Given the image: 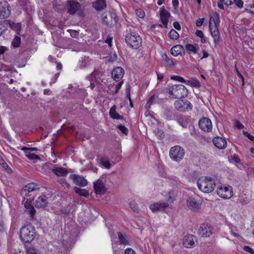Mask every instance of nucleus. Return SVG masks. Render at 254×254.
<instances>
[{
	"label": "nucleus",
	"mask_w": 254,
	"mask_h": 254,
	"mask_svg": "<svg viewBox=\"0 0 254 254\" xmlns=\"http://www.w3.org/2000/svg\"><path fill=\"white\" fill-rule=\"evenodd\" d=\"M220 22V20L218 13H215L213 16H210L209 28L215 45L218 43L220 38V33L218 28Z\"/></svg>",
	"instance_id": "obj_1"
},
{
	"label": "nucleus",
	"mask_w": 254,
	"mask_h": 254,
	"mask_svg": "<svg viewBox=\"0 0 254 254\" xmlns=\"http://www.w3.org/2000/svg\"><path fill=\"white\" fill-rule=\"evenodd\" d=\"M198 189L203 192L212 191L216 186L215 181L210 177H201L197 181Z\"/></svg>",
	"instance_id": "obj_2"
},
{
	"label": "nucleus",
	"mask_w": 254,
	"mask_h": 254,
	"mask_svg": "<svg viewBox=\"0 0 254 254\" xmlns=\"http://www.w3.org/2000/svg\"><path fill=\"white\" fill-rule=\"evenodd\" d=\"M35 233V229L31 225L25 226L20 230L21 240L25 243H30L34 240Z\"/></svg>",
	"instance_id": "obj_3"
},
{
	"label": "nucleus",
	"mask_w": 254,
	"mask_h": 254,
	"mask_svg": "<svg viewBox=\"0 0 254 254\" xmlns=\"http://www.w3.org/2000/svg\"><path fill=\"white\" fill-rule=\"evenodd\" d=\"M169 94L170 97L179 99L187 96L188 91L186 87L182 84L175 85L169 87Z\"/></svg>",
	"instance_id": "obj_4"
},
{
	"label": "nucleus",
	"mask_w": 254,
	"mask_h": 254,
	"mask_svg": "<svg viewBox=\"0 0 254 254\" xmlns=\"http://www.w3.org/2000/svg\"><path fill=\"white\" fill-rule=\"evenodd\" d=\"M126 42L130 47L137 49L141 43V39L136 32H131L127 35Z\"/></svg>",
	"instance_id": "obj_5"
},
{
	"label": "nucleus",
	"mask_w": 254,
	"mask_h": 254,
	"mask_svg": "<svg viewBox=\"0 0 254 254\" xmlns=\"http://www.w3.org/2000/svg\"><path fill=\"white\" fill-rule=\"evenodd\" d=\"M185 150L179 145H176L171 148L169 156L171 159L176 162H180L184 158Z\"/></svg>",
	"instance_id": "obj_6"
},
{
	"label": "nucleus",
	"mask_w": 254,
	"mask_h": 254,
	"mask_svg": "<svg viewBox=\"0 0 254 254\" xmlns=\"http://www.w3.org/2000/svg\"><path fill=\"white\" fill-rule=\"evenodd\" d=\"M202 200L198 196H190L187 200V205L191 210L197 212L200 208Z\"/></svg>",
	"instance_id": "obj_7"
},
{
	"label": "nucleus",
	"mask_w": 254,
	"mask_h": 254,
	"mask_svg": "<svg viewBox=\"0 0 254 254\" xmlns=\"http://www.w3.org/2000/svg\"><path fill=\"white\" fill-rule=\"evenodd\" d=\"M217 193L221 198L229 199L233 194L232 188L229 185H221L217 189Z\"/></svg>",
	"instance_id": "obj_8"
},
{
	"label": "nucleus",
	"mask_w": 254,
	"mask_h": 254,
	"mask_svg": "<svg viewBox=\"0 0 254 254\" xmlns=\"http://www.w3.org/2000/svg\"><path fill=\"white\" fill-rule=\"evenodd\" d=\"M174 106L177 110L181 112H188L191 110L192 105L188 100H177Z\"/></svg>",
	"instance_id": "obj_9"
},
{
	"label": "nucleus",
	"mask_w": 254,
	"mask_h": 254,
	"mask_svg": "<svg viewBox=\"0 0 254 254\" xmlns=\"http://www.w3.org/2000/svg\"><path fill=\"white\" fill-rule=\"evenodd\" d=\"M214 229L208 224H202L198 229V234L202 237H209L214 232Z\"/></svg>",
	"instance_id": "obj_10"
},
{
	"label": "nucleus",
	"mask_w": 254,
	"mask_h": 254,
	"mask_svg": "<svg viewBox=\"0 0 254 254\" xmlns=\"http://www.w3.org/2000/svg\"><path fill=\"white\" fill-rule=\"evenodd\" d=\"M198 125L200 129L204 131L209 132L212 130V122L208 118L201 119L199 121Z\"/></svg>",
	"instance_id": "obj_11"
},
{
	"label": "nucleus",
	"mask_w": 254,
	"mask_h": 254,
	"mask_svg": "<svg viewBox=\"0 0 254 254\" xmlns=\"http://www.w3.org/2000/svg\"><path fill=\"white\" fill-rule=\"evenodd\" d=\"M10 14L9 6L7 1L2 0L0 1V18H5Z\"/></svg>",
	"instance_id": "obj_12"
},
{
	"label": "nucleus",
	"mask_w": 254,
	"mask_h": 254,
	"mask_svg": "<svg viewBox=\"0 0 254 254\" xmlns=\"http://www.w3.org/2000/svg\"><path fill=\"white\" fill-rule=\"evenodd\" d=\"M197 243V238L193 235H188L186 236L183 239V245L187 248H191L194 247Z\"/></svg>",
	"instance_id": "obj_13"
},
{
	"label": "nucleus",
	"mask_w": 254,
	"mask_h": 254,
	"mask_svg": "<svg viewBox=\"0 0 254 254\" xmlns=\"http://www.w3.org/2000/svg\"><path fill=\"white\" fill-rule=\"evenodd\" d=\"M80 8V3L74 0H69L67 1V9L68 13L74 14Z\"/></svg>",
	"instance_id": "obj_14"
},
{
	"label": "nucleus",
	"mask_w": 254,
	"mask_h": 254,
	"mask_svg": "<svg viewBox=\"0 0 254 254\" xmlns=\"http://www.w3.org/2000/svg\"><path fill=\"white\" fill-rule=\"evenodd\" d=\"M93 187L95 192L96 194L102 195L105 193L106 190L103 181L98 179L94 182Z\"/></svg>",
	"instance_id": "obj_15"
},
{
	"label": "nucleus",
	"mask_w": 254,
	"mask_h": 254,
	"mask_svg": "<svg viewBox=\"0 0 254 254\" xmlns=\"http://www.w3.org/2000/svg\"><path fill=\"white\" fill-rule=\"evenodd\" d=\"M214 145L219 149H225L227 145V141L225 138L220 136H215L213 138Z\"/></svg>",
	"instance_id": "obj_16"
},
{
	"label": "nucleus",
	"mask_w": 254,
	"mask_h": 254,
	"mask_svg": "<svg viewBox=\"0 0 254 254\" xmlns=\"http://www.w3.org/2000/svg\"><path fill=\"white\" fill-rule=\"evenodd\" d=\"M168 206L169 204L167 202L159 201L150 205L149 208L152 212H154L158 211L164 210Z\"/></svg>",
	"instance_id": "obj_17"
},
{
	"label": "nucleus",
	"mask_w": 254,
	"mask_h": 254,
	"mask_svg": "<svg viewBox=\"0 0 254 254\" xmlns=\"http://www.w3.org/2000/svg\"><path fill=\"white\" fill-rule=\"evenodd\" d=\"M124 74V69L121 67H117L112 72L113 79L117 81L121 79Z\"/></svg>",
	"instance_id": "obj_18"
},
{
	"label": "nucleus",
	"mask_w": 254,
	"mask_h": 254,
	"mask_svg": "<svg viewBox=\"0 0 254 254\" xmlns=\"http://www.w3.org/2000/svg\"><path fill=\"white\" fill-rule=\"evenodd\" d=\"M71 178L73 180L75 185L77 186L85 187L87 185V181L83 177L73 175L71 176Z\"/></svg>",
	"instance_id": "obj_19"
},
{
	"label": "nucleus",
	"mask_w": 254,
	"mask_h": 254,
	"mask_svg": "<svg viewBox=\"0 0 254 254\" xmlns=\"http://www.w3.org/2000/svg\"><path fill=\"white\" fill-rule=\"evenodd\" d=\"M52 171L57 176L65 177L68 174L66 169L56 165L53 166Z\"/></svg>",
	"instance_id": "obj_20"
},
{
	"label": "nucleus",
	"mask_w": 254,
	"mask_h": 254,
	"mask_svg": "<svg viewBox=\"0 0 254 254\" xmlns=\"http://www.w3.org/2000/svg\"><path fill=\"white\" fill-rule=\"evenodd\" d=\"M47 203L46 196L45 195H41L36 199L35 206L38 208L44 207L46 206Z\"/></svg>",
	"instance_id": "obj_21"
},
{
	"label": "nucleus",
	"mask_w": 254,
	"mask_h": 254,
	"mask_svg": "<svg viewBox=\"0 0 254 254\" xmlns=\"http://www.w3.org/2000/svg\"><path fill=\"white\" fill-rule=\"evenodd\" d=\"M160 18L163 25L167 27L168 23V19L170 16V13L166 9H162L160 11Z\"/></svg>",
	"instance_id": "obj_22"
},
{
	"label": "nucleus",
	"mask_w": 254,
	"mask_h": 254,
	"mask_svg": "<svg viewBox=\"0 0 254 254\" xmlns=\"http://www.w3.org/2000/svg\"><path fill=\"white\" fill-rule=\"evenodd\" d=\"M24 207L26 208V212L30 215V217L33 218L35 213V210L32 205V201L27 200L24 204Z\"/></svg>",
	"instance_id": "obj_23"
},
{
	"label": "nucleus",
	"mask_w": 254,
	"mask_h": 254,
	"mask_svg": "<svg viewBox=\"0 0 254 254\" xmlns=\"http://www.w3.org/2000/svg\"><path fill=\"white\" fill-rule=\"evenodd\" d=\"M93 7L97 11L104 9L106 7L105 0H98L93 3Z\"/></svg>",
	"instance_id": "obj_24"
},
{
	"label": "nucleus",
	"mask_w": 254,
	"mask_h": 254,
	"mask_svg": "<svg viewBox=\"0 0 254 254\" xmlns=\"http://www.w3.org/2000/svg\"><path fill=\"white\" fill-rule=\"evenodd\" d=\"M38 186L35 183H29L24 187L22 190V193L26 194L27 192H30L35 190L38 189Z\"/></svg>",
	"instance_id": "obj_25"
},
{
	"label": "nucleus",
	"mask_w": 254,
	"mask_h": 254,
	"mask_svg": "<svg viewBox=\"0 0 254 254\" xmlns=\"http://www.w3.org/2000/svg\"><path fill=\"white\" fill-rule=\"evenodd\" d=\"M109 114L111 117L113 119H116V120H123V117L120 115L117 112H116V105L113 106L109 111Z\"/></svg>",
	"instance_id": "obj_26"
},
{
	"label": "nucleus",
	"mask_w": 254,
	"mask_h": 254,
	"mask_svg": "<svg viewBox=\"0 0 254 254\" xmlns=\"http://www.w3.org/2000/svg\"><path fill=\"white\" fill-rule=\"evenodd\" d=\"M184 48L183 46L177 45L173 46L171 48L170 52L173 56L176 57L181 54V52L184 51Z\"/></svg>",
	"instance_id": "obj_27"
},
{
	"label": "nucleus",
	"mask_w": 254,
	"mask_h": 254,
	"mask_svg": "<svg viewBox=\"0 0 254 254\" xmlns=\"http://www.w3.org/2000/svg\"><path fill=\"white\" fill-rule=\"evenodd\" d=\"M118 236L119 242L121 244H123L124 245H128V241L126 236L123 235L121 232H119L118 233Z\"/></svg>",
	"instance_id": "obj_28"
},
{
	"label": "nucleus",
	"mask_w": 254,
	"mask_h": 254,
	"mask_svg": "<svg viewBox=\"0 0 254 254\" xmlns=\"http://www.w3.org/2000/svg\"><path fill=\"white\" fill-rule=\"evenodd\" d=\"M112 14L110 13H106L103 14V21L106 24L108 25L112 22Z\"/></svg>",
	"instance_id": "obj_29"
},
{
	"label": "nucleus",
	"mask_w": 254,
	"mask_h": 254,
	"mask_svg": "<svg viewBox=\"0 0 254 254\" xmlns=\"http://www.w3.org/2000/svg\"><path fill=\"white\" fill-rule=\"evenodd\" d=\"M75 191L76 193L79 194L81 196H87L89 195V192L85 189H81L76 187L74 188Z\"/></svg>",
	"instance_id": "obj_30"
},
{
	"label": "nucleus",
	"mask_w": 254,
	"mask_h": 254,
	"mask_svg": "<svg viewBox=\"0 0 254 254\" xmlns=\"http://www.w3.org/2000/svg\"><path fill=\"white\" fill-rule=\"evenodd\" d=\"M9 25L11 29L15 31L17 33L20 31L21 27L20 23H15L13 22L10 21L9 22Z\"/></svg>",
	"instance_id": "obj_31"
},
{
	"label": "nucleus",
	"mask_w": 254,
	"mask_h": 254,
	"mask_svg": "<svg viewBox=\"0 0 254 254\" xmlns=\"http://www.w3.org/2000/svg\"><path fill=\"white\" fill-rule=\"evenodd\" d=\"M186 49L189 53L191 52L193 54H196L197 52V49L194 45L188 44L186 45Z\"/></svg>",
	"instance_id": "obj_32"
},
{
	"label": "nucleus",
	"mask_w": 254,
	"mask_h": 254,
	"mask_svg": "<svg viewBox=\"0 0 254 254\" xmlns=\"http://www.w3.org/2000/svg\"><path fill=\"white\" fill-rule=\"evenodd\" d=\"M100 163L106 168L109 169L111 167V164L108 158L104 157H101L100 159Z\"/></svg>",
	"instance_id": "obj_33"
},
{
	"label": "nucleus",
	"mask_w": 254,
	"mask_h": 254,
	"mask_svg": "<svg viewBox=\"0 0 254 254\" xmlns=\"http://www.w3.org/2000/svg\"><path fill=\"white\" fill-rule=\"evenodd\" d=\"M91 61L88 57H84L82 59V60L80 61V67L82 68H84L88 66L90 64Z\"/></svg>",
	"instance_id": "obj_34"
},
{
	"label": "nucleus",
	"mask_w": 254,
	"mask_h": 254,
	"mask_svg": "<svg viewBox=\"0 0 254 254\" xmlns=\"http://www.w3.org/2000/svg\"><path fill=\"white\" fill-rule=\"evenodd\" d=\"M21 43V38L18 36H15L11 42L12 46L14 48L19 47Z\"/></svg>",
	"instance_id": "obj_35"
},
{
	"label": "nucleus",
	"mask_w": 254,
	"mask_h": 254,
	"mask_svg": "<svg viewBox=\"0 0 254 254\" xmlns=\"http://www.w3.org/2000/svg\"><path fill=\"white\" fill-rule=\"evenodd\" d=\"M169 35L170 38L173 40H177L179 37L178 33L173 29L170 31Z\"/></svg>",
	"instance_id": "obj_36"
},
{
	"label": "nucleus",
	"mask_w": 254,
	"mask_h": 254,
	"mask_svg": "<svg viewBox=\"0 0 254 254\" xmlns=\"http://www.w3.org/2000/svg\"><path fill=\"white\" fill-rule=\"evenodd\" d=\"M154 133L157 137L159 139H163L165 136L164 132L162 129H156L154 130Z\"/></svg>",
	"instance_id": "obj_37"
},
{
	"label": "nucleus",
	"mask_w": 254,
	"mask_h": 254,
	"mask_svg": "<svg viewBox=\"0 0 254 254\" xmlns=\"http://www.w3.org/2000/svg\"><path fill=\"white\" fill-rule=\"evenodd\" d=\"M0 164L1 166L5 169L9 173H11L12 172V171L11 169L8 166L7 164L2 159H0Z\"/></svg>",
	"instance_id": "obj_38"
},
{
	"label": "nucleus",
	"mask_w": 254,
	"mask_h": 254,
	"mask_svg": "<svg viewBox=\"0 0 254 254\" xmlns=\"http://www.w3.org/2000/svg\"><path fill=\"white\" fill-rule=\"evenodd\" d=\"M163 60L164 61V62H165V63L167 65H170V66L174 65V63L172 61V60L171 59H169L167 55H164L163 56Z\"/></svg>",
	"instance_id": "obj_39"
},
{
	"label": "nucleus",
	"mask_w": 254,
	"mask_h": 254,
	"mask_svg": "<svg viewBox=\"0 0 254 254\" xmlns=\"http://www.w3.org/2000/svg\"><path fill=\"white\" fill-rule=\"evenodd\" d=\"M26 157L29 158V159H31V160H34V159H40V157L39 156L35 154H33V153H31V152H28L27 153H26Z\"/></svg>",
	"instance_id": "obj_40"
},
{
	"label": "nucleus",
	"mask_w": 254,
	"mask_h": 254,
	"mask_svg": "<svg viewBox=\"0 0 254 254\" xmlns=\"http://www.w3.org/2000/svg\"><path fill=\"white\" fill-rule=\"evenodd\" d=\"M22 150L24 151L25 153H27L28 152H32V151H37L38 150V148L36 147H23L22 148Z\"/></svg>",
	"instance_id": "obj_41"
},
{
	"label": "nucleus",
	"mask_w": 254,
	"mask_h": 254,
	"mask_svg": "<svg viewBox=\"0 0 254 254\" xmlns=\"http://www.w3.org/2000/svg\"><path fill=\"white\" fill-rule=\"evenodd\" d=\"M130 207L131 209L134 212H137L138 210V207L135 202L134 201H132L130 202Z\"/></svg>",
	"instance_id": "obj_42"
},
{
	"label": "nucleus",
	"mask_w": 254,
	"mask_h": 254,
	"mask_svg": "<svg viewBox=\"0 0 254 254\" xmlns=\"http://www.w3.org/2000/svg\"><path fill=\"white\" fill-rule=\"evenodd\" d=\"M171 79H174L175 80L178 81L182 83H187V81L184 79V78L181 76H173L171 77Z\"/></svg>",
	"instance_id": "obj_43"
},
{
	"label": "nucleus",
	"mask_w": 254,
	"mask_h": 254,
	"mask_svg": "<svg viewBox=\"0 0 254 254\" xmlns=\"http://www.w3.org/2000/svg\"><path fill=\"white\" fill-rule=\"evenodd\" d=\"M58 182L63 186H66L67 188L70 187V185L64 179H60L58 180Z\"/></svg>",
	"instance_id": "obj_44"
},
{
	"label": "nucleus",
	"mask_w": 254,
	"mask_h": 254,
	"mask_svg": "<svg viewBox=\"0 0 254 254\" xmlns=\"http://www.w3.org/2000/svg\"><path fill=\"white\" fill-rule=\"evenodd\" d=\"M118 128L124 134H127L128 132V129L124 126L119 125Z\"/></svg>",
	"instance_id": "obj_45"
},
{
	"label": "nucleus",
	"mask_w": 254,
	"mask_h": 254,
	"mask_svg": "<svg viewBox=\"0 0 254 254\" xmlns=\"http://www.w3.org/2000/svg\"><path fill=\"white\" fill-rule=\"evenodd\" d=\"M187 82L189 84H190L191 85L195 86H197L199 85V81L196 79L190 80H189Z\"/></svg>",
	"instance_id": "obj_46"
},
{
	"label": "nucleus",
	"mask_w": 254,
	"mask_h": 254,
	"mask_svg": "<svg viewBox=\"0 0 254 254\" xmlns=\"http://www.w3.org/2000/svg\"><path fill=\"white\" fill-rule=\"evenodd\" d=\"M243 134L245 136L247 137L250 140L254 142V136L253 135H251L250 133L245 131H243Z\"/></svg>",
	"instance_id": "obj_47"
},
{
	"label": "nucleus",
	"mask_w": 254,
	"mask_h": 254,
	"mask_svg": "<svg viewBox=\"0 0 254 254\" xmlns=\"http://www.w3.org/2000/svg\"><path fill=\"white\" fill-rule=\"evenodd\" d=\"M70 33V36L73 38H76L78 35V33L73 30H68Z\"/></svg>",
	"instance_id": "obj_48"
},
{
	"label": "nucleus",
	"mask_w": 254,
	"mask_h": 254,
	"mask_svg": "<svg viewBox=\"0 0 254 254\" xmlns=\"http://www.w3.org/2000/svg\"><path fill=\"white\" fill-rule=\"evenodd\" d=\"M243 249L246 252H249L251 254H254V251L250 247L248 246H245L244 247Z\"/></svg>",
	"instance_id": "obj_49"
},
{
	"label": "nucleus",
	"mask_w": 254,
	"mask_h": 254,
	"mask_svg": "<svg viewBox=\"0 0 254 254\" xmlns=\"http://www.w3.org/2000/svg\"><path fill=\"white\" fill-rule=\"evenodd\" d=\"M235 4L239 8L243 7L244 2L242 0H234Z\"/></svg>",
	"instance_id": "obj_50"
},
{
	"label": "nucleus",
	"mask_w": 254,
	"mask_h": 254,
	"mask_svg": "<svg viewBox=\"0 0 254 254\" xmlns=\"http://www.w3.org/2000/svg\"><path fill=\"white\" fill-rule=\"evenodd\" d=\"M154 97V96H151L146 104V108H150L151 105L153 103Z\"/></svg>",
	"instance_id": "obj_51"
},
{
	"label": "nucleus",
	"mask_w": 254,
	"mask_h": 254,
	"mask_svg": "<svg viewBox=\"0 0 254 254\" xmlns=\"http://www.w3.org/2000/svg\"><path fill=\"white\" fill-rule=\"evenodd\" d=\"M124 254H136L134 251L131 248H127L125 250Z\"/></svg>",
	"instance_id": "obj_52"
},
{
	"label": "nucleus",
	"mask_w": 254,
	"mask_h": 254,
	"mask_svg": "<svg viewBox=\"0 0 254 254\" xmlns=\"http://www.w3.org/2000/svg\"><path fill=\"white\" fill-rule=\"evenodd\" d=\"M235 127L238 129H242L244 127V125L239 121L236 122Z\"/></svg>",
	"instance_id": "obj_53"
},
{
	"label": "nucleus",
	"mask_w": 254,
	"mask_h": 254,
	"mask_svg": "<svg viewBox=\"0 0 254 254\" xmlns=\"http://www.w3.org/2000/svg\"><path fill=\"white\" fill-rule=\"evenodd\" d=\"M117 58V56L116 54H111L110 57L109 58V61L111 62H113L115 61Z\"/></svg>",
	"instance_id": "obj_54"
},
{
	"label": "nucleus",
	"mask_w": 254,
	"mask_h": 254,
	"mask_svg": "<svg viewBox=\"0 0 254 254\" xmlns=\"http://www.w3.org/2000/svg\"><path fill=\"white\" fill-rule=\"evenodd\" d=\"M203 20H204L203 18H199V19H198L196 20V23H195V24H196V26L199 27V26H201L202 24L203 23Z\"/></svg>",
	"instance_id": "obj_55"
},
{
	"label": "nucleus",
	"mask_w": 254,
	"mask_h": 254,
	"mask_svg": "<svg viewBox=\"0 0 254 254\" xmlns=\"http://www.w3.org/2000/svg\"><path fill=\"white\" fill-rule=\"evenodd\" d=\"M123 84V81H121V82H120L118 84H117L116 85V90L115 91V93H117L118 92L119 90L120 89V88L122 86Z\"/></svg>",
	"instance_id": "obj_56"
},
{
	"label": "nucleus",
	"mask_w": 254,
	"mask_h": 254,
	"mask_svg": "<svg viewBox=\"0 0 254 254\" xmlns=\"http://www.w3.org/2000/svg\"><path fill=\"white\" fill-rule=\"evenodd\" d=\"M195 34L197 36L200 37V38H202V37H204L202 31L199 30L196 31Z\"/></svg>",
	"instance_id": "obj_57"
},
{
	"label": "nucleus",
	"mask_w": 254,
	"mask_h": 254,
	"mask_svg": "<svg viewBox=\"0 0 254 254\" xmlns=\"http://www.w3.org/2000/svg\"><path fill=\"white\" fill-rule=\"evenodd\" d=\"M221 2L226 5H231L233 2L231 0H220Z\"/></svg>",
	"instance_id": "obj_58"
},
{
	"label": "nucleus",
	"mask_w": 254,
	"mask_h": 254,
	"mask_svg": "<svg viewBox=\"0 0 254 254\" xmlns=\"http://www.w3.org/2000/svg\"><path fill=\"white\" fill-rule=\"evenodd\" d=\"M173 26L177 30H180L181 29V25L178 22H174L173 23Z\"/></svg>",
	"instance_id": "obj_59"
},
{
	"label": "nucleus",
	"mask_w": 254,
	"mask_h": 254,
	"mask_svg": "<svg viewBox=\"0 0 254 254\" xmlns=\"http://www.w3.org/2000/svg\"><path fill=\"white\" fill-rule=\"evenodd\" d=\"M137 15L140 18H143L144 16V12L142 10L137 11L136 12Z\"/></svg>",
	"instance_id": "obj_60"
},
{
	"label": "nucleus",
	"mask_w": 254,
	"mask_h": 254,
	"mask_svg": "<svg viewBox=\"0 0 254 254\" xmlns=\"http://www.w3.org/2000/svg\"><path fill=\"white\" fill-rule=\"evenodd\" d=\"M236 71H237V75L238 76V77L239 78H240L242 79V84L244 85V78L243 76L237 69H236Z\"/></svg>",
	"instance_id": "obj_61"
},
{
	"label": "nucleus",
	"mask_w": 254,
	"mask_h": 254,
	"mask_svg": "<svg viewBox=\"0 0 254 254\" xmlns=\"http://www.w3.org/2000/svg\"><path fill=\"white\" fill-rule=\"evenodd\" d=\"M172 193L171 192H170L169 193H168V201H169L170 202H172L174 201V200L175 199V198L174 196H172Z\"/></svg>",
	"instance_id": "obj_62"
},
{
	"label": "nucleus",
	"mask_w": 254,
	"mask_h": 254,
	"mask_svg": "<svg viewBox=\"0 0 254 254\" xmlns=\"http://www.w3.org/2000/svg\"><path fill=\"white\" fill-rule=\"evenodd\" d=\"M7 50L6 47L0 46V54H3Z\"/></svg>",
	"instance_id": "obj_63"
},
{
	"label": "nucleus",
	"mask_w": 254,
	"mask_h": 254,
	"mask_svg": "<svg viewBox=\"0 0 254 254\" xmlns=\"http://www.w3.org/2000/svg\"><path fill=\"white\" fill-rule=\"evenodd\" d=\"M172 3L173 5V6L176 8L178 7L179 6V1L178 0H172Z\"/></svg>",
	"instance_id": "obj_64"
}]
</instances>
